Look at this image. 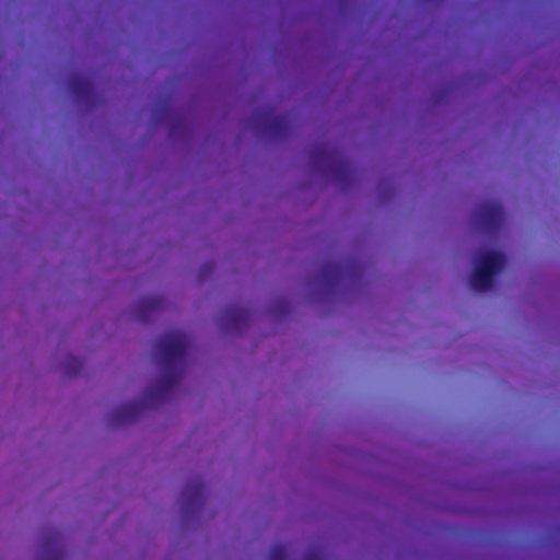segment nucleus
I'll use <instances>...</instances> for the list:
<instances>
[{"mask_svg":"<svg viewBox=\"0 0 560 560\" xmlns=\"http://www.w3.org/2000/svg\"><path fill=\"white\" fill-rule=\"evenodd\" d=\"M188 347L189 339L183 332L175 331L160 337L154 349L166 371L159 378L154 388L143 393L140 401H132L114 410L110 415V422L116 425L131 423L139 418L144 407L160 401L164 394L177 384L180 377L178 365L183 363Z\"/></svg>","mask_w":560,"mask_h":560,"instance_id":"1","label":"nucleus"},{"mask_svg":"<svg viewBox=\"0 0 560 560\" xmlns=\"http://www.w3.org/2000/svg\"><path fill=\"white\" fill-rule=\"evenodd\" d=\"M311 164L325 174H330L334 180L347 188L352 184L354 170L351 163L341 158L338 150L326 143H317L308 152Z\"/></svg>","mask_w":560,"mask_h":560,"instance_id":"2","label":"nucleus"},{"mask_svg":"<svg viewBox=\"0 0 560 560\" xmlns=\"http://www.w3.org/2000/svg\"><path fill=\"white\" fill-rule=\"evenodd\" d=\"M505 257L497 250H482L475 260L474 269L469 277L470 285L478 292H485L492 288L493 278L504 268Z\"/></svg>","mask_w":560,"mask_h":560,"instance_id":"3","label":"nucleus"},{"mask_svg":"<svg viewBox=\"0 0 560 560\" xmlns=\"http://www.w3.org/2000/svg\"><path fill=\"white\" fill-rule=\"evenodd\" d=\"M250 124L261 133L271 139H282L292 129V121L289 114L273 116V108L266 107L257 110L250 117Z\"/></svg>","mask_w":560,"mask_h":560,"instance_id":"4","label":"nucleus"},{"mask_svg":"<svg viewBox=\"0 0 560 560\" xmlns=\"http://www.w3.org/2000/svg\"><path fill=\"white\" fill-rule=\"evenodd\" d=\"M475 218L478 225L489 234H494L501 228L504 213L501 205L494 201H486L475 210Z\"/></svg>","mask_w":560,"mask_h":560,"instance_id":"5","label":"nucleus"},{"mask_svg":"<svg viewBox=\"0 0 560 560\" xmlns=\"http://www.w3.org/2000/svg\"><path fill=\"white\" fill-rule=\"evenodd\" d=\"M357 266L353 262L326 261L317 273V281L327 290L335 289L346 273H355Z\"/></svg>","mask_w":560,"mask_h":560,"instance_id":"6","label":"nucleus"},{"mask_svg":"<svg viewBox=\"0 0 560 560\" xmlns=\"http://www.w3.org/2000/svg\"><path fill=\"white\" fill-rule=\"evenodd\" d=\"M205 499V485L200 479L189 481L182 492V501L185 510L190 511L202 505Z\"/></svg>","mask_w":560,"mask_h":560,"instance_id":"7","label":"nucleus"},{"mask_svg":"<svg viewBox=\"0 0 560 560\" xmlns=\"http://www.w3.org/2000/svg\"><path fill=\"white\" fill-rule=\"evenodd\" d=\"M68 89L78 100L90 103L93 97V82L81 74H72L68 80Z\"/></svg>","mask_w":560,"mask_h":560,"instance_id":"8","label":"nucleus"},{"mask_svg":"<svg viewBox=\"0 0 560 560\" xmlns=\"http://www.w3.org/2000/svg\"><path fill=\"white\" fill-rule=\"evenodd\" d=\"M250 319V313L246 308L229 307L222 318L223 326L228 329H241Z\"/></svg>","mask_w":560,"mask_h":560,"instance_id":"9","label":"nucleus"},{"mask_svg":"<svg viewBox=\"0 0 560 560\" xmlns=\"http://www.w3.org/2000/svg\"><path fill=\"white\" fill-rule=\"evenodd\" d=\"M164 301L159 296H149L139 300L136 313L139 319L145 322L149 316L163 307Z\"/></svg>","mask_w":560,"mask_h":560,"instance_id":"10","label":"nucleus"},{"mask_svg":"<svg viewBox=\"0 0 560 560\" xmlns=\"http://www.w3.org/2000/svg\"><path fill=\"white\" fill-rule=\"evenodd\" d=\"M59 534L57 532H52L44 538L43 548L49 551L43 560H60L61 553L58 550L59 545Z\"/></svg>","mask_w":560,"mask_h":560,"instance_id":"11","label":"nucleus"},{"mask_svg":"<svg viewBox=\"0 0 560 560\" xmlns=\"http://www.w3.org/2000/svg\"><path fill=\"white\" fill-rule=\"evenodd\" d=\"M168 114V101L165 100L159 104L153 112V120L155 124L162 122Z\"/></svg>","mask_w":560,"mask_h":560,"instance_id":"12","label":"nucleus"},{"mask_svg":"<svg viewBox=\"0 0 560 560\" xmlns=\"http://www.w3.org/2000/svg\"><path fill=\"white\" fill-rule=\"evenodd\" d=\"M269 560H285V548L281 545L273 547Z\"/></svg>","mask_w":560,"mask_h":560,"instance_id":"13","label":"nucleus"},{"mask_svg":"<svg viewBox=\"0 0 560 560\" xmlns=\"http://www.w3.org/2000/svg\"><path fill=\"white\" fill-rule=\"evenodd\" d=\"M71 363H70V368L67 370V373L68 374H77L80 372L81 368H82V362L77 359V358H69Z\"/></svg>","mask_w":560,"mask_h":560,"instance_id":"14","label":"nucleus"},{"mask_svg":"<svg viewBox=\"0 0 560 560\" xmlns=\"http://www.w3.org/2000/svg\"><path fill=\"white\" fill-rule=\"evenodd\" d=\"M304 560H320V556L316 550L306 553Z\"/></svg>","mask_w":560,"mask_h":560,"instance_id":"15","label":"nucleus"}]
</instances>
